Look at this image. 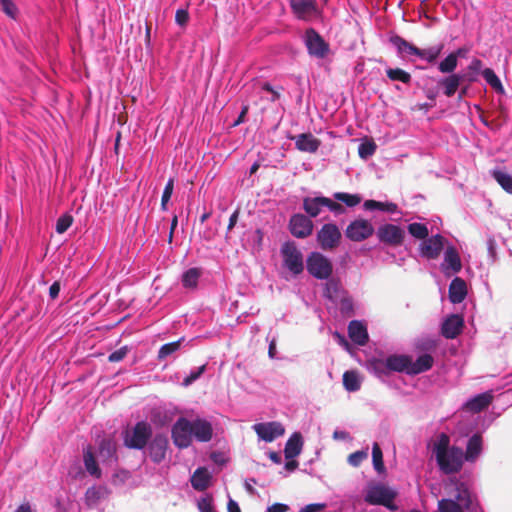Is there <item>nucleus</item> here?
<instances>
[{"label":"nucleus","instance_id":"1","mask_svg":"<svg viewBox=\"0 0 512 512\" xmlns=\"http://www.w3.org/2000/svg\"><path fill=\"white\" fill-rule=\"evenodd\" d=\"M212 436L213 427L211 422L201 417L193 420L180 417L171 429L173 443L179 449L188 448L192 444L193 439L198 442H209Z\"/></svg>","mask_w":512,"mask_h":512},{"label":"nucleus","instance_id":"2","mask_svg":"<svg viewBox=\"0 0 512 512\" xmlns=\"http://www.w3.org/2000/svg\"><path fill=\"white\" fill-rule=\"evenodd\" d=\"M445 497L438 501L439 512H472L474 496L468 484L457 477L443 482Z\"/></svg>","mask_w":512,"mask_h":512},{"label":"nucleus","instance_id":"3","mask_svg":"<svg viewBox=\"0 0 512 512\" xmlns=\"http://www.w3.org/2000/svg\"><path fill=\"white\" fill-rule=\"evenodd\" d=\"M431 453L439 470L445 474L459 472L465 462L462 448L451 445L450 437L445 433H441L435 438L431 446Z\"/></svg>","mask_w":512,"mask_h":512},{"label":"nucleus","instance_id":"4","mask_svg":"<svg viewBox=\"0 0 512 512\" xmlns=\"http://www.w3.org/2000/svg\"><path fill=\"white\" fill-rule=\"evenodd\" d=\"M397 492L382 484L376 483L368 487L364 500L371 505H382L390 511H396L398 506L394 503Z\"/></svg>","mask_w":512,"mask_h":512},{"label":"nucleus","instance_id":"5","mask_svg":"<svg viewBox=\"0 0 512 512\" xmlns=\"http://www.w3.org/2000/svg\"><path fill=\"white\" fill-rule=\"evenodd\" d=\"M282 262L286 268L293 275H299L304 270V258L301 250L293 241L284 242L280 249Z\"/></svg>","mask_w":512,"mask_h":512},{"label":"nucleus","instance_id":"6","mask_svg":"<svg viewBox=\"0 0 512 512\" xmlns=\"http://www.w3.org/2000/svg\"><path fill=\"white\" fill-rule=\"evenodd\" d=\"M152 435L150 424L145 421L137 422L131 430H126L123 435L124 444L128 448L143 449Z\"/></svg>","mask_w":512,"mask_h":512},{"label":"nucleus","instance_id":"7","mask_svg":"<svg viewBox=\"0 0 512 512\" xmlns=\"http://www.w3.org/2000/svg\"><path fill=\"white\" fill-rule=\"evenodd\" d=\"M307 271L316 279L326 280L333 271L331 261L320 252H311L306 259Z\"/></svg>","mask_w":512,"mask_h":512},{"label":"nucleus","instance_id":"8","mask_svg":"<svg viewBox=\"0 0 512 512\" xmlns=\"http://www.w3.org/2000/svg\"><path fill=\"white\" fill-rule=\"evenodd\" d=\"M341 237V231L334 223L324 224L316 234V239L320 248L325 251L335 249L340 244Z\"/></svg>","mask_w":512,"mask_h":512},{"label":"nucleus","instance_id":"9","mask_svg":"<svg viewBox=\"0 0 512 512\" xmlns=\"http://www.w3.org/2000/svg\"><path fill=\"white\" fill-rule=\"evenodd\" d=\"M304 43L309 55L318 59L325 58L330 51L329 44L313 28L306 30Z\"/></svg>","mask_w":512,"mask_h":512},{"label":"nucleus","instance_id":"10","mask_svg":"<svg viewBox=\"0 0 512 512\" xmlns=\"http://www.w3.org/2000/svg\"><path fill=\"white\" fill-rule=\"evenodd\" d=\"M409 357L406 355H390L385 360L375 361L373 367L377 373H384L387 370L407 374Z\"/></svg>","mask_w":512,"mask_h":512},{"label":"nucleus","instance_id":"11","mask_svg":"<svg viewBox=\"0 0 512 512\" xmlns=\"http://www.w3.org/2000/svg\"><path fill=\"white\" fill-rule=\"evenodd\" d=\"M374 233L372 223L366 219H356L352 221L345 230L346 237L354 242H361Z\"/></svg>","mask_w":512,"mask_h":512},{"label":"nucleus","instance_id":"12","mask_svg":"<svg viewBox=\"0 0 512 512\" xmlns=\"http://www.w3.org/2000/svg\"><path fill=\"white\" fill-rule=\"evenodd\" d=\"M405 237V231L395 224H383L377 229V238L381 243L390 246H400Z\"/></svg>","mask_w":512,"mask_h":512},{"label":"nucleus","instance_id":"13","mask_svg":"<svg viewBox=\"0 0 512 512\" xmlns=\"http://www.w3.org/2000/svg\"><path fill=\"white\" fill-rule=\"evenodd\" d=\"M252 428L258 438L265 442H272L285 433L284 426L277 421L256 423Z\"/></svg>","mask_w":512,"mask_h":512},{"label":"nucleus","instance_id":"14","mask_svg":"<svg viewBox=\"0 0 512 512\" xmlns=\"http://www.w3.org/2000/svg\"><path fill=\"white\" fill-rule=\"evenodd\" d=\"M312 220L303 214H294L289 221V229L291 234L296 238H306L313 231Z\"/></svg>","mask_w":512,"mask_h":512},{"label":"nucleus","instance_id":"15","mask_svg":"<svg viewBox=\"0 0 512 512\" xmlns=\"http://www.w3.org/2000/svg\"><path fill=\"white\" fill-rule=\"evenodd\" d=\"M446 240L440 234L424 239L420 244V254L427 259H436L445 247Z\"/></svg>","mask_w":512,"mask_h":512},{"label":"nucleus","instance_id":"16","mask_svg":"<svg viewBox=\"0 0 512 512\" xmlns=\"http://www.w3.org/2000/svg\"><path fill=\"white\" fill-rule=\"evenodd\" d=\"M290 6L298 19L309 20L318 14L315 0H290Z\"/></svg>","mask_w":512,"mask_h":512},{"label":"nucleus","instance_id":"17","mask_svg":"<svg viewBox=\"0 0 512 512\" xmlns=\"http://www.w3.org/2000/svg\"><path fill=\"white\" fill-rule=\"evenodd\" d=\"M167 448L168 438L162 434L155 435L148 446L151 460L157 464L161 463L166 457Z\"/></svg>","mask_w":512,"mask_h":512},{"label":"nucleus","instance_id":"18","mask_svg":"<svg viewBox=\"0 0 512 512\" xmlns=\"http://www.w3.org/2000/svg\"><path fill=\"white\" fill-rule=\"evenodd\" d=\"M442 270L446 275L450 273H458L461 270V260L455 247L447 246L444 253Z\"/></svg>","mask_w":512,"mask_h":512},{"label":"nucleus","instance_id":"19","mask_svg":"<svg viewBox=\"0 0 512 512\" xmlns=\"http://www.w3.org/2000/svg\"><path fill=\"white\" fill-rule=\"evenodd\" d=\"M348 335L359 346L366 345L369 338L366 324L359 320H353L349 323Z\"/></svg>","mask_w":512,"mask_h":512},{"label":"nucleus","instance_id":"20","mask_svg":"<svg viewBox=\"0 0 512 512\" xmlns=\"http://www.w3.org/2000/svg\"><path fill=\"white\" fill-rule=\"evenodd\" d=\"M463 327V318L459 315L453 314L445 319L442 324V335L447 339L457 337Z\"/></svg>","mask_w":512,"mask_h":512},{"label":"nucleus","instance_id":"21","mask_svg":"<svg viewBox=\"0 0 512 512\" xmlns=\"http://www.w3.org/2000/svg\"><path fill=\"white\" fill-rule=\"evenodd\" d=\"M212 474L206 467H198L190 478L191 486L196 491H205L211 485Z\"/></svg>","mask_w":512,"mask_h":512},{"label":"nucleus","instance_id":"22","mask_svg":"<svg viewBox=\"0 0 512 512\" xmlns=\"http://www.w3.org/2000/svg\"><path fill=\"white\" fill-rule=\"evenodd\" d=\"M320 140L311 133H302L295 137V146L299 151L315 153L320 147Z\"/></svg>","mask_w":512,"mask_h":512},{"label":"nucleus","instance_id":"23","mask_svg":"<svg viewBox=\"0 0 512 512\" xmlns=\"http://www.w3.org/2000/svg\"><path fill=\"white\" fill-rule=\"evenodd\" d=\"M434 363V359L429 354L420 355L415 361L409 357L408 375H417L428 371Z\"/></svg>","mask_w":512,"mask_h":512},{"label":"nucleus","instance_id":"24","mask_svg":"<svg viewBox=\"0 0 512 512\" xmlns=\"http://www.w3.org/2000/svg\"><path fill=\"white\" fill-rule=\"evenodd\" d=\"M99 457L103 464L113 465L117 462L116 444L111 439H103L99 444Z\"/></svg>","mask_w":512,"mask_h":512},{"label":"nucleus","instance_id":"25","mask_svg":"<svg viewBox=\"0 0 512 512\" xmlns=\"http://www.w3.org/2000/svg\"><path fill=\"white\" fill-rule=\"evenodd\" d=\"M466 295V282L460 277H455L449 285V300L453 304H458L466 298Z\"/></svg>","mask_w":512,"mask_h":512},{"label":"nucleus","instance_id":"26","mask_svg":"<svg viewBox=\"0 0 512 512\" xmlns=\"http://www.w3.org/2000/svg\"><path fill=\"white\" fill-rule=\"evenodd\" d=\"M492 399V391H487L467 400V402L464 404V407L472 412H480L489 406V404L492 402Z\"/></svg>","mask_w":512,"mask_h":512},{"label":"nucleus","instance_id":"27","mask_svg":"<svg viewBox=\"0 0 512 512\" xmlns=\"http://www.w3.org/2000/svg\"><path fill=\"white\" fill-rule=\"evenodd\" d=\"M326 197H305L303 199V209L309 216V218H316L326 208Z\"/></svg>","mask_w":512,"mask_h":512},{"label":"nucleus","instance_id":"28","mask_svg":"<svg viewBox=\"0 0 512 512\" xmlns=\"http://www.w3.org/2000/svg\"><path fill=\"white\" fill-rule=\"evenodd\" d=\"M303 447V438L299 432L293 433L287 440L284 448L286 459H294L300 455Z\"/></svg>","mask_w":512,"mask_h":512},{"label":"nucleus","instance_id":"29","mask_svg":"<svg viewBox=\"0 0 512 512\" xmlns=\"http://www.w3.org/2000/svg\"><path fill=\"white\" fill-rule=\"evenodd\" d=\"M482 453V438L479 434H474L468 440L466 452H464V461L475 462Z\"/></svg>","mask_w":512,"mask_h":512},{"label":"nucleus","instance_id":"30","mask_svg":"<svg viewBox=\"0 0 512 512\" xmlns=\"http://www.w3.org/2000/svg\"><path fill=\"white\" fill-rule=\"evenodd\" d=\"M83 462L86 471L91 475L92 477L99 479L102 475L101 469L99 468L97 461L94 456L93 449L90 445L86 446L83 449Z\"/></svg>","mask_w":512,"mask_h":512},{"label":"nucleus","instance_id":"31","mask_svg":"<svg viewBox=\"0 0 512 512\" xmlns=\"http://www.w3.org/2000/svg\"><path fill=\"white\" fill-rule=\"evenodd\" d=\"M462 81V76L459 74H450L447 77L439 80V85L443 89V93L447 97H452L458 90Z\"/></svg>","mask_w":512,"mask_h":512},{"label":"nucleus","instance_id":"32","mask_svg":"<svg viewBox=\"0 0 512 512\" xmlns=\"http://www.w3.org/2000/svg\"><path fill=\"white\" fill-rule=\"evenodd\" d=\"M363 208L367 211H382L390 214H394L398 211L397 204L393 202H381L376 200H366L363 204Z\"/></svg>","mask_w":512,"mask_h":512},{"label":"nucleus","instance_id":"33","mask_svg":"<svg viewBox=\"0 0 512 512\" xmlns=\"http://www.w3.org/2000/svg\"><path fill=\"white\" fill-rule=\"evenodd\" d=\"M201 275L202 271L200 268H189L182 274L181 277L183 287L186 289H196Z\"/></svg>","mask_w":512,"mask_h":512},{"label":"nucleus","instance_id":"34","mask_svg":"<svg viewBox=\"0 0 512 512\" xmlns=\"http://www.w3.org/2000/svg\"><path fill=\"white\" fill-rule=\"evenodd\" d=\"M443 48L444 45L441 43L425 49L418 48L416 56L428 63H434L442 53Z\"/></svg>","mask_w":512,"mask_h":512},{"label":"nucleus","instance_id":"35","mask_svg":"<svg viewBox=\"0 0 512 512\" xmlns=\"http://www.w3.org/2000/svg\"><path fill=\"white\" fill-rule=\"evenodd\" d=\"M107 495V489L103 486H92L85 493V502L88 506H96Z\"/></svg>","mask_w":512,"mask_h":512},{"label":"nucleus","instance_id":"36","mask_svg":"<svg viewBox=\"0 0 512 512\" xmlns=\"http://www.w3.org/2000/svg\"><path fill=\"white\" fill-rule=\"evenodd\" d=\"M491 175L493 179L501 186V188L509 193L512 194V175L500 170L495 169L491 172Z\"/></svg>","mask_w":512,"mask_h":512},{"label":"nucleus","instance_id":"37","mask_svg":"<svg viewBox=\"0 0 512 512\" xmlns=\"http://www.w3.org/2000/svg\"><path fill=\"white\" fill-rule=\"evenodd\" d=\"M343 385L349 392L358 391L361 387V379L356 371H346L343 374Z\"/></svg>","mask_w":512,"mask_h":512},{"label":"nucleus","instance_id":"38","mask_svg":"<svg viewBox=\"0 0 512 512\" xmlns=\"http://www.w3.org/2000/svg\"><path fill=\"white\" fill-rule=\"evenodd\" d=\"M344 293L345 291L342 290L340 284L337 281L329 280L326 282L324 288V296L333 303H336L338 298Z\"/></svg>","mask_w":512,"mask_h":512},{"label":"nucleus","instance_id":"39","mask_svg":"<svg viewBox=\"0 0 512 512\" xmlns=\"http://www.w3.org/2000/svg\"><path fill=\"white\" fill-rule=\"evenodd\" d=\"M391 43L394 45V47L398 50L399 53H406L409 55H415L417 54L418 47L414 46L413 44L409 43L405 39H403L400 36H394L390 39Z\"/></svg>","mask_w":512,"mask_h":512},{"label":"nucleus","instance_id":"40","mask_svg":"<svg viewBox=\"0 0 512 512\" xmlns=\"http://www.w3.org/2000/svg\"><path fill=\"white\" fill-rule=\"evenodd\" d=\"M482 76L487 82V84H489L496 92H504V87L501 83V80L491 68H485L484 70H482Z\"/></svg>","mask_w":512,"mask_h":512},{"label":"nucleus","instance_id":"41","mask_svg":"<svg viewBox=\"0 0 512 512\" xmlns=\"http://www.w3.org/2000/svg\"><path fill=\"white\" fill-rule=\"evenodd\" d=\"M458 65L457 54H448L440 63L438 64V70L444 74H454L453 71L456 69Z\"/></svg>","mask_w":512,"mask_h":512},{"label":"nucleus","instance_id":"42","mask_svg":"<svg viewBox=\"0 0 512 512\" xmlns=\"http://www.w3.org/2000/svg\"><path fill=\"white\" fill-rule=\"evenodd\" d=\"M386 74L391 81H398L404 84H409L411 82L410 73L401 68H388L386 69Z\"/></svg>","mask_w":512,"mask_h":512},{"label":"nucleus","instance_id":"43","mask_svg":"<svg viewBox=\"0 0 512 512\" xmlns=\"http://www.w3.org/2000/svg\"><path fill=\"white\" fill-rule=\"evenodd\" d=\"M334 199L344 203L348 207H355L361 202V197L358 194H350L346 192H336L333 195Z\"/></svg>","mask_w":512,"mask_h":512},{"label":"nucleus","instance_id":"44","mask_svg":"<svg viewBox=\"0 0 512 512\" xmlns=\"http://www.w3.org/2000/svg\"><path fill=\"white\" fill-rule=\"evenodd\" d=\"M182 340H183V338H181L177 341L166 343V344L162 345L158 351V359L163 360V359L167 358L168 356L176 353L180 349Z\"/></svg>","mask_w":512,"mask_h":512},{"label":"nucleus","instance_id":"45","mask_svg":"<svg viewBox=\"0 0 512 512\" xmlns=\"http://www.w3.org/2000/svg\"><path fill=\"white\" fill-rule=\"evenodd\" d=\"M372 462L374 469L378 473H382L385 470L382 450L377 442L373 443L372 446Z\"/></svg>","mask_w":512,"mask_h":512},{"label":"nucleus","instance_id":"46","mask_svg":"<svg viewBox=\"0 0 512 512\" xmlns=\"http://www.w3.org/2000/svg\"><path fill=\"white\" fill-rule=\"evenodd\" d=\"M376 149L377 145L372 140H366L364 142H361L358 147L359 157L363 160H367L376 152Z\"/></svg>","mask_w":512,"mask_h":512},{"label":"nucleus","instance_id":"47","mask_svg":"<svg viewBox=\"0 0 512 512\" xmlns=\"http://www.w3.org/2000/svg\"><path fill=\"white\" fill-rule=\"evenodd\" d=\"M335 304L339 306L343 315L351 316L353 314V301L346 292L338 298Z\"/></svg>","mask_w":512,"mask_h":512},{"label":"nucleus","instance_id":"48","mask_svg":"<svg viewBox=\"0 0 512 512\" xmlns=\"http://www.w3.org/2000/svg\"><path fill=\"white\" fill-rule=\"evenodd\" d=\"M408 232L415 238L424 240L429 234L428 228L422 223H411L408 225Z\"/></svg>","mask_w":512,"mask_h":512},{"label":"nucleus","instance_id":"49","mask_svg":"<svg viewBox=\"0 0 512 512\" xmlns=\"http://www.w3.org/2000/svg\"><path fill=\"white\" fill-rule=\"evenodd\" d=\"M73 223V217L65 213L57 219L55 230L58 234L66 232Z\"/></svg>","mask_w":512,"mask_h":512},{"label":"nucleus","instance_id":"50","mask_svg":"<svg viewBox=\"0 0 512 512\" xmlns=\"http://www.w3.org/2000/svg\"><path fill=\"white\" fill-rule=\"evenodd\" d=\"M206 369V365L199 366L195 369H192L189 374L183 379L182 385L184 387L190 386L196 380L200 378V376L204 373Z\"/></svg>","mask_w":512,"mask_h":512},{"label":"nucleus","instance_id":"51","mask_svg":"<svg viewBox=\"0 0 512 512\" xmlns=\"http://www.w3.org/2000/svg\"><path fill=\"white\" fill-rule=\"evenodd\" d=\"M197 507L200 512H216L213 498L208 494L198 499Z\"/></svg>","mask_w":512,"mask_h":512},{"label":"nucleus","instance_id":"52","mask_svg":"<svg viewBox=\"0 0 512 512\" xmlns=\"http://www.w3.org/2000/svg\"><path fill=\"white\" fill-rule=\"evenodd\" d=\"M368 457V448L356 451L349 455L348 463L353 467H358Z\"/></svg>","mask_w":512,"mask_h":512},{"label":"nucleus","instance_id":"53","mask_svg":"<svg viewBox=\"0 0 512 512\" xmlns=\"http://www.w3.org/2000/svg\"><path fill=\"white\" fill-rule=\"evenodd\" d=\"M482 67H483V63L480 59H478V58L472 59V61L468 65V70L471 71L472 73H474L475 75L469 76L468 80L470 82L476 81V75L481 71Z\"/></svg>","mask_w":512,"mask_h":512},{"label":"nucleus","instance_id":"54","mask_svg":"<svg viewBox=\"0 0 512 512\" xmlns=\"http://www.w3.org/2000/svg\"><path fill=\"white\" fill-rule=\"evenodd\" d=\"M2 10L10 18H15L17 15V7L11 0H0Z\"/></svg>","mask_w":512,"mask_h":512},{"label":"nucleus","instance_id":"55","mask_svg":"<svg viewBox=\"0 0 512 512\" xmlns=\"http://www.w3.org/2000/svg\"><path fill=\"white\" fill-rule=\"evenodd\" d=\"M326 208L329 209L336 216L341 215L345 212V208L338 202L326 197Z\"/></svg>","mask_w":512,"mask_h":512},{"label":"nucleus","instance_id":"56","mask_svg":"<svg viewBox=\"0 0 512 512\" xmlns=\"http://www.w3.org/2000/svg\"><path fill=\"white\" fill-rule=\"evenodd\" d=\"M189 20V13L185 9H178L175 13V22L179 26H185Z\"/></svg>","mask_w":512,"mask_h":512},{"label":"nucleus","instance_id":"57","mask_svg":"<svg viewBox=\"0 0 512 512\" xmlns=\"http://www.w3.org/2000/svg\"><path fill=\"white\" fill-rule=\"evenodd\" d=\"M127 352H128V348L126 346L121 347L120 349L112 352L109 355L108 359H109L110 362H119V361L124 359V357L126 356Z\"/></svg>","mask_w":512,"mask_h":512},{"label":"nucleus","instance_id":"58","mask_svg":"<svg viewBox=\"0 0 512 512\" xmlns=\"http://www.w3.org/2000/svg\"><path fill=\"white\" fill-rule=\"evenodd\" d=\"M326 507L325 503H311L302 507L298 512H320Z\"/></svg>","mask_w":512,"mask_h":512},{"label":"nucleus","instance_id":"59","mask_svg":"<svg viewBox=\"0 0 512 512\" xmlns=\"http://www.w3.org/2000/svg\"><path fill=\"white\" fill-rule=\"evenodd\" d=\"M173 190H174V179L170 178L164 187V190L162 193V198L165 200H170L171 196L173 194Z\"/></svg>","mask_w":512,"mask_h":512},{"label":"nucleus","instance_id":"60","mask_svg":"<svg viewBox=\"0 0 512 512\" xmlns=\"http://www.w3.org/2000/svg\"><path fill=\"white\" fill-rule=\"evenodd\" d=\"M289 510V506L283 503H274L271 506H268L266 512H287Z\"/></svg>","mask_w":512,"mask_h":512},{"label":"nucleus","instance_id":"61","mask_svg":"<svg viewBox=\"0 0 512 512\" xmlns=\"http://www.w3.org/2000/svg\"><path fill=\"white\" fill-rule=\"evenodd\" d=\"M487 250L489 256L492 258V260H495L496 258V242L494 238L489 237L487 240Z\"/></svg>","mask_w":512,"mask_h":512},{"label":"nucleus","instance_id":"62","mask_svg":"<svg viewBox=\"0 0 512 512\" xmlns=\"http://www.w3.org/2000/svg\"><path fill=\"white\" fill-rule=\"evenodd\" d=\"M60 292V284L59 282H54L50 288H49V295L52 299H55L58 297Z\"/></svg>","mask_w":512,"mask_h":512},{"label":"nucleus","instance_id":"63","mask_svg":"<svg viewBox=\"0 0 512 512\" xmlns=\"http://www.w3.org/2000/svg\"><path fill=\"white\" fill-rule=\"evenodd\" d=\"M227 510H228V512H241L238 503L235 500H233L231 497H229V499H228Z\"/></svg>","mask_w":512,"mask_h":512},{"label":"nucleus","instance_id":"64","mask_svg":"<svg viewBox=\"0 0 512 512\" xmlns=\"http://www.w3.org/2000/svg\"><path fill=\"white\" fill-rule=\"evenodd\" d=\"M268 355L271 359L276 358V339L273 337L269 342Z\"/></svg>","mask_w":512,"mask_h":512}]
</instances>
